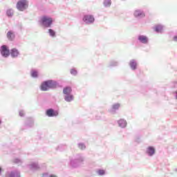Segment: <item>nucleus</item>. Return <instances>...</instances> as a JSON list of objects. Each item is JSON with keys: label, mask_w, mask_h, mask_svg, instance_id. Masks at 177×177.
Returning a JSON list of instances; mask_svg holds the SVG:
<instances>
[{"label": "nucleus", "mask_w": 177, "mask_h": 177, "mask_svg": "<svg viewBox=\"0 0 177 177\" xmlns=\"http://www.w3.org/2000/svg\"><path fill=\"white\" fill-rule=\"evenodd\" d=\"M19 117H24L26 115V111L24 110H20L19 112Z\"/></svg>", "instance_id": "a878e982"}, {"label": "nucleus", "mask_w": 177, "mask_h": 177, "mask_svg": "<svg viewBox=\"0 0 177 177\" xmlns=\"http://www.w3.org/2000/svg\"><path fill=\"white\" fill-rule=\"evenodd\" d=\"M120 104H115L113 106V109H114V110H117L118 109H120Z\"/></svg>", "instance_id": "cd10ccee"}, {"label": "nucleus", "mask_w": 177, "mask_h": 177, "mask_svg": "<svg viewBox=\"0 0 177 177\" xmlns=\"http://www.w3.org/2000/svg\"><path fill=\"white\" fill-rule=\"evenodd\" d=\"M17 9L19 12H24L28 9V1L27 0H19L17 3Z\"/></svg>", "instance_id": "7ed1b4c3"}, {"label": "nucleus", "mask_w": 177, "mask_h": 177, "mask_svg": "<svg viewBox=\"0 0 177 177\" xmlns=\"http://www.w3.org/2000/svg\"><path fill=\"white\" fill-rule=\"evenodd\" d=\"M134 16L136 17H145V12L139 10H136L134 12Z\"/></svg>", "instance_id": "f8f14e48"}, {"label": "nucleus", "mask_w": 177, "mask_h": 177, "mask_svg": "<svg viewBox=\"0 0 177 177\" xmlns=\"http://www.w3.org/2000/svg\"><path fill=\"white\" fill-rule=\"evenodd\" d=\"M34 118H28L24 122L25 129H29V128H32L34 127Z\"/></svg>", "instance_id": "423d86ee"}, {"label": "nucleus", "mask_w": 177, "mask_h": 177, "mask_svg": "<svg viewBox=\"0 0 177 177\" xmlns=\"http://www.w3.org/2000/svg\"><path fill=\"white\" fill-rule=\"evenodd\" d=\"M39 23L42 27H44V28H49L52 27V25L53 24V19L47 16H44L41 18Z\"/></svg>", "instance_id": "f03ea898"}, {"label": "nucleus", "mask_w": 177, "mask_h": 177, "mask_svg": "<svg viewBox=\"0 0 177 177\" xmlns=\"http://www.w3.org/2000/svg\"><path fill=\"white\" fill-rule=\"evenodd\" d=\"M6 13V16H8V17H13V15H14L13 9L10 8V9L7 10Z\"/></svg>", "instance_id": "2eb2a0df"}, {"label": "nucleus", "mask_w": 177, "mask_h": 177, "mask_svg": "<svg viewBox=\"0 0 177 177\" xmlns=\"http://www.w3.org/2000/svg\"><path fill=\"white\" fill-rule=\"evenodd\" d=\"M155 31H156V32H161V31H162V26L160 25H158L155 27Z\"/></svg>", "instance_id": "4be33fe9"}, {"label": "nucleus", "mask_w": 177, "mask_h": 177, "mask_svg": "<svg viewBox=\"0 0 177 177\" xmlns=\"http://www.w3.org/2000/svg\"><path fill=\"white\" fill-rule=\"evenodd\" d=\"M42 175H43L44 177H47V176H48L49 174L44 173Z\"/></svg>", "instance_id": "7c9ffc66"}, {"label": "nucleus", "mask_w": 177, "mask_h": 177, "mask_svg": "<svg viewBox=\"0 0 177 177\" xmlns=\"http://www.w3.org/2000/svg\"><path fill=\"white\" fill-rule=\"evenodd\" d=\"M118 124L121 127V128H125V127H127V121L124 120H119Z\"/></svg>", "instance_id": "6ab92c4d"}, {"label": "nucleus", "mask_w": 177, "mask_h": 177, "mask_svg": "<svg viewBox=\"0 0 177 177\" xmlns=\"http://www.w3.org/2000/svg\"><path fill=\"white\" fill-rule=\"evenodd\" d=\"M49 177H57V176L54 174H50Z\"/></svg>", "instance_id": "2f4dec72"}, {"label": "nucleus", "mask_w": 177, "mask_h": 177, "mask_svg": "<svg viewBox=\"0 0 177 177\" xmlns=\"http://www.w3.org/2000/svg\"><path fill=\"white\" fill-rule=\"evenodd\" d=\"M136 62L132 60L130 62V67H131L132 70H136Z\"/></svg>", "instance_id": "412c9836"}, {"label": "nucleus", "mask_w": 177, "mask_h": 177, "mask_svg": "<svg viewBox=\"0 0 177 177\" xmlns=\"http://www.w3.org/2000/svg\"><path fill=\"white\" fill-rule=\"evenodd\" d=\"M68 92H71V88H68Z\"/></svg>", "instance_id": "f704fd0d"}, {"label": "nucleus", "mask_w": 177, "mask_h": 177, "mask_svg": "<svg viewBox=\"0 0 177 177\" xmlns=\"http://www.w3.org/2000/svg\"><path fill=\"white\" fill-rule=\"evenodd\" d=\"M83 21L85 23H93L95 21V18L92 15H85L83 18Z\"/></svg>", "instance_id": "1a4fd4ad"}, {"label": "nucleus", "mask_w": 177, "mask_h": 177, "mask_svg": "<svg viewBox=\"0 0 177 177\" xmlns=\"http://www.w3.org/2000/svg\"><path fill=\"white\" fill-rule=\"evenodd\" d=\"M72 100H74V96L71 94H68L67 102H72Z\"/></svg>", "instance_id": "b1692460"}, {"label": "nucleus", "mask_w": 177, "mask_h": 177, "mask_svg": "<svg viewBox=\"0 0 177 177\" xmlns=\"http://www.w3.org/2000/svg\"><path fill=\"white\" fill-rule=\"evenodd\" d=\"M30 75L32 78H38V71L32 69L30 71Z\"/></svg>", "instance_id": "dca6fc26"}, {"label": "nucleus", "mask_w": 177, "mask_h": 177, "mask_svg": "<svg viewBox=\"0 0 177 177\" xmlns=\"http://www.w3.org/2000/svg\"><path fill=\"white\" fill-rule=\"evenodd\" d=\"M104 6H110L111 5V0H105L104 1Z\"/></svg>", "instance_id": "393cba45"}, {"label": "nucleus", "mask_w": 177, "mask_h": 177, "mask_svg": "<svg viewBox=\"0 0 177 177\" xmlns=\"http://www.w3.org/2000/svg\"><path fill=\"white\" fill-rule=\"evenodd\" d=\"M0 55L2 57H4V59H8V57L10 56V50L7 45H2L0 47Z\"/></svg>", "instance_id": "20e7f679"}, {"label": "nucleus", "mask_w": 177, "mask_h": 177, "mask_svg": "<svg viewBox=\"0 0 177 177\" xmlns=\"http://www.w3.org/2000/svg\"><path fill=\"white\" fill-rule=\"evenodd\" d=\"M98 174L99 175H104V170H99Z\"/></svg>", "instance_id": "c756f323"}, {"label": "nucleus", "mask_w": 177, "mask_h": 177, "mask_svg": "<svg viewBox=\"0 0 177 177\" xmlns=\"http://www.w3.org/2000/svg\"><path fill=\"white\" fill-rule=\"evenodd\" d=\"M48 34L51 38H56V31L53 30V29H48Z\"/></svg>", "instance_id": "f3484780"}, {"label": "nucleus", "mask_w": 177, "mask_h": 177, "mask_svg": "<svg viewBox=\"0 0 177 177\" xmlns=\"http://www.w3.org/2000/svg\"><path fill=\"white\" fill-rule=\"evenodd\" d=\"M70 73L72 74V75H75L77 74V70L75 68L71 69Z\"/></svg>", "instance_id": "bb28decb"}, {"label": "nucleus", "mask_w": 177, "mask_h": 177, "mask_svg": "<svg viewBox=\"0 0 177 177\" xmlns=\"http://www.w3.org/2000/svg\"><path fill=\"white\" fill-rule=\"evenodd\" d=\"M59 86V83L55 80H48L43 82L40 85V90L42 92H48L50 89H56Z\"/></svg>", "instance_id": "f257e3e1"}, {"label": "nucleus", "mask_w": 177, "mask_h": 177, "mask_svg": "<svg viewBox=\"0 0 177 177\" xmlns=\"http://www.w3.org/2000/svg\"><path fill=\"white\" fill-rule=\"evenodd\" d=\"M7 38L9 41H13V39H15V33H13L12 30L8 31L7 33Z\"/></svg>", "instance_id": "9b49d317"}, {"label": "nucleus", "mask_w": 177, "mask_h": 177, "mask_svg": "<svg viewBox=\"0 0 177 177\" xmlns=\"http://www.w3.org/2000/svg\"><path fill=\"white\" fill-rule=\"evenodd\" d=\"M2 174V167H0V175Z\"/></svg>", "instance_id": "72a5a7b5"}, {"label": "nucleus", "mask_w": 177, "mask_h": 177, "mask_svg": "<svg viewBox=\"0 0 177 177\" xmlns=\"http://www.w3.org/2000/svg\"><path fill=\"white\" fill-rule=\"evenodd\" d=\"M79 148H80L81 150H84V149L86 148L85 145H84V144H79Z\"/></svg>", "instance_id": "c85d7f7f"}, {"label": "nucleus", "mask_w": 177, "mask_h": 177, "mask_svg": "<svg viewBox=\"0 0 177 177\" xmlns=\"http://www.w3.org/2000/svg\"><path fill=\"white\" fill-rule=\"evenodd\" d=\"M13 163L17 164V165H21V164H23V160L19 158H17L13 160Z\"/></svg>", "instance_id": "a211bd4d"}, {"label": "nucleus", "mask_w": 177, "mask_h": 177, "mask_svg": "<svg viewBox=\"0 0 177 177\" xmlns=\"http://www.w3.org/2000/svg\"><path fill=\"white\" fill-rule=\"evenodd\" d=\"M46 115H47V117H57V115H59V111L50 108L46 110Z\"/></svg>", "instance_id": "39448f33"}, {"label": "nucleus", "mask_w": 177, "mask_h": 177, "mask_svg": "<svg viewBox=\"0 0 177 177\" xmlns=\"http://www.w3.org/2000/svg\"><path fill=\"white\" fill-rule=\"evenodd\" d=\"M9 177H20V171L19 170L12 171L9 175Z\"/></svg>", "instance_id": "9d476101"}, {"label": "nucleus", "mask_w": 177, "mask_h": 177, "mask_svg": "<svg viewBox=\"0 0 177 177\" xmlns=\"http://www.w3.org/2000/svg\"><path fill=\"white\" fill-rule=\"evenodd\" d=\"M10 55L12 59H17V57H19L20 56V52L17 48H12L10 50Z\"/></svg>", "instance_id": "6e6552de"}, {"label": "nucleus", "mask_w": 177, "mask_h": 177, "mask_svg": "<svg viewBox=\"0 0 177 177\" xmlns=\"http://www.w3.org/2000/svg\"><path fill=\"white\" fill-rule=\"evenodd\" d=\"M28 167L30 171H38V169H41V166H39L37 162H31L28 165Z\"/></svg>", "instance_id": "0eeeda50"}, {"label": "nucleus", "mask_w": 177, "mask_h": 177, "mask_svg": "<svg viewBox=\"0 0 177 177\" xmlns=\"http://www.w3.org/2000/svg\"><path fill=\"white\" fill-rule=\"evenodd\" d=\"M147 153L149 156H153L156 153V149L153 147H149L147 148Z\"/></svg>", "instance_id": "4468645a"}, {"label": "nucleus", "mask_w": 177, "mask_h": 177, "mask_svg": "<svg viewBox=\"0 0 177 177\" xmlns=\"http://www.w3.org/2000/svg\"><path fill=\"white\" fill-rule=\"evenodd\" d=\"M64 149H66V145L64 144H60L57 148L56 149V150L57 151H63V150H64Z\"/></svg>", "instance_id": "aec40b11"}, {"label": "nucleus", "mask_w": 177, "mask_h": 177, "mask_svg": "<svg viewBox=\"0 0 177 177\" xmlns=\"http://www.w3.org/2000/svg\"><path fill=\"white\" fill-rule=\"evenodd\" d=\"M174 41H175L176 42H177V35L174 37Z\"/></svg>", "instance_id": "473e14b6"}, {"label": "nucleus", "mask_w": 177, "mask_h": 177, "mask_svg": "<svg viewBox=\"0 0 177 177\" xmlns=\"http://www.w3.org/2000/svg\"><path fill=\"white\" fill-rule=\"evenodd\" d=\"M63 93L64 95V100L67 102V86H65L63 90Z\"/></svg>", "instance_id": "5701e85b"}, {"label": "nucleus", "mask_w": 177, "mask_h": 177, "mask_svg": "<svg viewBox=\"0 0 177 177\" xmlns=\"http://www.w3.org/2000/svg\"><path fill=\"white\" fill-rule=\"evenodd\" d=\"M138 39L142 44H147V42L149 41V39H147V37L146 36H139Z\"/></svg>", "instance_id": "ddd939ff"}, {"label": "nucleus", "mask_w": 177, "mask_h": 177, "mask_svg": "<svg viewBox=\"0 0 177 177\" xmlns=\"http://www.w3.org/2000/svg\"><path fill=\"white\" fill-rule=\"evenodd\" d=\"M2 124V120H0V125Z\"/></svg>", "instance_id": "c9c22d12"}]
</instances>
